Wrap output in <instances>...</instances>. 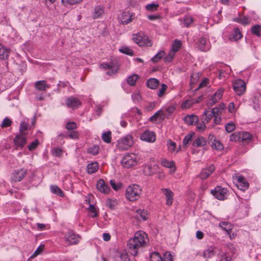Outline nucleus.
I'll return each instance as SVG.
<instances>
[{"mask_svg": "<svg viewBox=\"0 0 261 261\" xmlns=\"http://www.w3.org/2000/svg\"><path fill=\"white\" fill-rule=\"evenodd\" d=\"M148 241L147 234L142 231L135 233L134 238L130 239L127 243L128 250L130 254L136 256L140 248L144 247Z\"/></svg>", "mask_w": 261, "mask_h": 261, "instance_id": "1", "label": "nucleus"}, {"mask_svg": "<svg viewBox=\"0 0 261 261\" xmlns=\"http://www.w3.org/2000/svg\"><path fill=\"white\" fill-rule=\"evenodd\" d=\"M142 189L138 185L129 186L126 189V198L131 201L138 200L141 194Z\"/></svg>", "mask_w": 261, "mask_h": 261, "instance_id": "2", "label": "nucleus"}, {"mask_svg": "<svg viewBox=\"0 0 261 261\" xmlns=\"http://www.w3.org/2000/svg\"><path fill=\"white\" fill-rule=\"evenodd\" d=\"M132 40L140 46L150 47L152 45L151 40L142 32L133 34Z\"/></svg>", "mask_w": 261, "mask_h": 261, "instance_id": "3", "label": "nucleus"}, {"mask_svg": "<svg viewBox=\"0 0 261 261\" xmlns=\"http://www.w3.org/2000/svg\"><path fill=\"white\" fill-rule=\"evenodd\" d=\"M133 144V137L128 135L121 138L117 141V147L120 150H126L131 147Z\"/></svg>", "mask_w": 261, "mask_h": 261, "instance_id": "4", "label": "nucleus"}, {"mask_svg": "<svg viewBox=\"0 0 261 261\" xmlns=\"http://www.w3.org/2000/svg\"><path fill=\"white\" fill-rule=\"evenodd\" d=\"M64 241L70 245L77 244L81 240V237L76 234L73 231L67 232L63 238Z\"/></svg>", "mask_w": 261, "mask_h": 261, "instance_id": "5", "label": "nucleus"}, {"mask_svg": "<svg viewBox=\"0 0 261 261\" xmlns=\"http://www.w3.org/2000/svg\"><path fill=\"white\" fill-rule=\"evenodd\" d=\"M233 89L238 95H242L246 90V83L243 80L237 79L233 83Z\"/></svg>", "mask_w": 261, "mask_h": 261, "instance_id": "6", "label": "nucleus"}, {"mask_svg": "<svg viewBox=\"0 0 261 261\" xmlns=\"http://www.w3.org/2000/svg\"><path fill=\"white\" fill-rule=\"evenodd\" d=\"M211 194L217 199L223 200L226 198L228 191L226 189L220 186L216 187L211 191Z\"/></svg>", "mask_w": 261, "mask_h": 261, "instance_id": "7", "label": "nucleus"}, {"mask_svg": "<svg viewBox=\"0 0 261 261\" xmlns=\"http://www.w3.org/2000/svg\"><path fill=\"white\" fill-rule=\"evenodd\" d=\"M121 165L125 168H128L137 164L136 155L134 154H128L124 156L121 160Z\"/></svg>", "mask_w": 261, "mask_h": 261, "instance_id": "8", "label": "nucleus"}, {"mask_svg": "<svg viewBox=\"0 0 261 261\" xmlns=\"http://www.w3.org/2000/svg\"><path fill=\"white\" fill-rule=\"evenodd\" d=\"M27 170L24 168H20L18 170H15L11 175V180L17 182L21 181L25 176Z\"/></svg>", "mask_w": 261, "mask_h": 261, "instance_id": "9", "label": "nucleus"}, {"mask_svg": "<svg viewBox=\"0 0 261 261\" xmlns=\"http://www.w3.org/2000/svg\"><path fill=\"white\" fill-rule=\"evenodd\" d=\"M100 68L105 70H108L106 74L110 76L116 74L119 69V67L116 65H114L113 63L110 64L107 63L101 64L100 65Z\"/></svg>", "mask_w": 261, "mask_h": 261, "instance_id": "10", "label": "nucleus"}, {"mask_svg": "<svg viewBox=\"0 0 261 261\" xmlns=\"http://www.w3.org/2000/svg\"><path fill=\"white\" fill-rule=\"evenodd\" d=\"M140 138L142 141L153 143L155 141V134L152 131L146 130L141 134Z\"/></svg>", "mask_w": 261, "mask_h": 261, "instance_id": "11", "label": "nucleus"}, {"mask_svg": "<svg viewBox=\"0 0 261 261\" xmlns=\"http://www.w3.org/2000/svg\"><path fill=\"white\" fill-rule=\"evenodd\" d=\"M223 88H219L213 95L212 98L207 102L208 106H213L216 103L218 102L222 98L224 93Z\"/></svg>", "mask_w": 261, "mask_h": 261, "instance_id": "12", "label": "nucleus"}, {"mask_svg": "<svg viewBox=\"0 0 261 261\" xmlns=\"http://www.w3.org/2000/svg\"><path fill=\"white\" fill-rule=\"evenodd\" d=\"M65 104L68 108L74 109H77L81 105L82 103L77 98L74 96H70L66 99Z\"/></svg>", "mask_w": 261, "mask_h": 261, "instance_id": "13", "label": "nucleus"}, {"mask_svg": "<svg viewBox=\"0 0 261 261\" xmlns=\"http://www.w3.org/2000/svg\"><path fill=\"white\" fill-rule=\"evenodd\" d=\"M15 148L22 149L24 145L26 144V138L24 135H17L13 139Z\"/></svg>", "mask_w": 261, "mask_h": 261, "instance_id": "14", "label": "nucleus"}, {"mask_svg": "<svg viewBox=\"0 0 261 261\" xmlns=\"http://www.w3.org/2000/svg\"><path fill=\"white\" fill-rule=\"evenodd\" d=\"M211 43L210 41L204 37H201L199 39L198 43V48L202 51H207L211 48Z\"/></svg>", "mask_w": 261, "mask_h": 261, "instance_id": "15", "label": "nucleus"}, {"mask_svg": "<svg viewBox=\"0 0 261 261\" xmlns=\"http://www.w3.org/2000/svg\"><path fill=\"white\" fill-rule=\"evenodd\" d=\"M161 191L166 196V204L168 206L171 205L173 201V193L167 188H162Z\"/></svg>", "mask_w": 261, "mask_h": 261, "instance_id": "16", "label": "nucleus"}, {"mask_svg": "<svg viewBox=\"0 0 261 261\" xmlns=\"http://www.w3.org/2000/svg\"><path fill=\"white\" fill-rule=\"evenodd\" d=\"M215 170L214 165H211L207 167L202 169L200 173L198 175V177L202 179H204L207 178Z\"/></svg>", "mask_w": 261, "mask_h": 261, "instance_id": "17", "label": "nucleus"}, {"mask_svg": "<svg viewBox=\"0 0 261 261\" xmlns=\"http://www.w3.org/2000/svg\"><path fill=\"white\" fill-rule=\"evenodd\" d=\"M236 185L239 189L243 191L248 189L249 187V183L247 181L246 179L242 176L238 178Z\"/></svg>", "mask_w": 261, "mask_h": 261, "instance_id": "18", "label": "nucleus"}, {"mask_svg": "<svg viewBox=\"0 0 261 261\" xmlns=\"http://www.w3.org/2000/svg\"><path fill=\"white\" fill-rule=\"evenodd\" d=\"M97 190L104 194L108 193L110 191V188L105 184V181L102 179L98 180L96 184Z\"/></svg>", "mask_w": 261, "mask_h": 261, "instance_id": "19", "label": "nucleus"}, {"mask_svg": "<svg viewBox=\"0 0 261 261\" xmlns=\"http://www.w3.org/2000/svg\"><path fill=\"white\" fill-rule=\"evenodd\" d=\"M233 21L243 25H247L251 23V18L245 15H239V17L234 18Z\"/></svg>", "mask_w": 261, "mask_h": 261, "instance_id": "20", "label": "nucleus"}, {"mask_svg": "<svg viewBox=\"0 0 261 261\" xmlns=\"http://www.w3.org/2000/svg\"><path fill=\"white\" fill-rule=\"evenodd\" d=\"M243 35L238 28H234L229 36V40L231 41H237L242 38Z\"/></svg>", "mask_w": 261, "mask_h": 261, "instance_id": "21", "label": "nucleus"}, {"mask_svg": "<svg viewBox=\"0 0 261 261\" xmlns=\"http://www.w3.org/2000/svg\"><path fill=\"white\" fill-rule=\"evenodd\" d=\"M133 15L128 12H123L121 14V21L123 24H127L132 21Z\"/></svg>", "mask_w": 261, "mask_h": 261, "instance_id": "22", "label": "nucleus"}, {"mask_svg": "<svg viewBox=\"0 0 261 261\" xmlns=\"http://www.w3.org/2000/svg\"><path fill=\"white\" fill-rule=\"evenodd\" d=\"M35 87L40 91H44L50 88V86L46 84L45 81H38L35 82Z\"/></svg>", "mask_w": 261, "mask_h": 261, "instance_id": "23", "label": "nucleus"}, {"mask_svg": "<svg viewBox=\"0 0 261 261\" xmlns=\"http://www.w3.org/2000/svg\"><path fill=\"white\" fill-rule=\"evenodd\" d=\"M165 117V115L163 111L160 110L155 113L151 117L149 118V121L152 122H155L158 120H163Z\"/></svg>", "mask_w": 261, "mask_h": 261, "instance_id": "24", "label": "nucleus"}, {"mask_svg": "<svg viewBox=\"0 0 261 261\" xmlns=\"http://www.w3.org/2000/svg\"><path fill=\"white\" fill-rule=\"evenodd\" d=\"M185 122L189 125H192L198 122V117L195 115H191L185 116L184 118Z\"/></svg>", "mask_w": 261, "mask_h": 261, "instance_id": "25", "label": "nucleus"}, {"mask_svg": "<svg viewBox=\"0 0 261 261\" xmlns=\"http://www.w3.org/2000/svg\"><path fill=\"white\" fill-rule=\"evenodd\" d=\"M104 13L103 8L101 6L95 7L92 13V17L94 19H97L100 17Z\"/></svg>", "mask_w": 261, "mask_h": 261, "instance_id": "26", "label": "nucleus"}, {"mask_svg": "<svg viewBox=\"0 0 261 261\" xmlns=\"http://www.w3.org/2000/svg\"><path fill=\"white\" fill-rule=\"evenodd\" d=\"M206 144V139L202 137H198L192 143V145L195 147H202Z\"/></svg>", "mask_w": 261, "mask_h": 261, "instance_id": "27", "label": "nucleus"}, {"mask_svg": "<svg viewBox=\"0 0 261 261\" xmlns=\"http://www.w3.org/2000/svg\"><path fill=\"white\" fill-rule=\"evenodd\" d=\"M159 85V81L155 78H150L146 82V85L148 88L151 89H156Z\"/></svg>", "mask_w": 261, "mask_h": 261, "instance_id": "28", "label": "nucleus"}, {"mask_svg": "<svg viewBox=\"0 0 261 261\" xmlns=\"http://www.w3.org/2000/svg\"><path fill=\"white\" fill-rule=\"evenodd\" d=\"M10 50L5 46L0 47V59L5 60L8 59Z\"/></svg>", "mask_w": 261, "mask_h": 261, "instance_id": "29", "label": "nucleus"}, {"mask_svg": "<svg viewBox=\"0 0 261 261\" xmlns=\"http://www.w3.org/2000/svg\"><path fill=\"white\" fill-rule=\"evenodd\" d=\"M99 168V165L97 162H93L88 165L87 167V172L89 174L96 172Z\"/></svg>", "mask_w": 261, "mask_h": 261, "instance_id": "30", "label": "nucleus"}, {"mask_svg": "<svg viewBox=\"0 0 261 261\" xmlns=\"http://www.w3.org/2000/svg\"><path fill=\"white\" fill-rule=\"evenodd\" d=\"M215 246H209L206 249L203 251V257L205 258H211L214 256L215 253Z\"/></svg>", "mask_w": 261, "mask_h": 261, "instance_id": "31", "label": "nucleus"}, {"mask_svg": "<svg viewBox=\"0 0 261 261\" xmlns=\"http://www.w3.org/2000/svg\"><path fill=\"white\" fill-rule=\"evenodd\" d=\"M214 117L212 112H210L208 110L205 111L202 116V121L204 123H208L211 119Z\"/></svg>", "mask_w": 261, "mask_h": 261, "instance_id": "32", "label": "nucleus"}, {"mask_svg": "<svg viewBox=\"0 0 261 261\" xmlns=\"http://www.w3.org/2000/svg\"><path fill=\"white\" fill-rule=\"evenodd\" d=\"M181 47V42L180 40L175 39L172 43L170 51L175 54Z\"/></svg>", "mask_w": 261, "mask_h": 261, "instance_id": "33", "label": "nucleus"}, {"mask_svg": "<svg viewBox=\"0 0 261 261\" xmlns=\"http://www.w3.org/2000/svg\"><path fill=\"white\" fill-rule=\"evenodd\" d=\"M139 76L138 74H133L129 76L127 79V83L130 86H134L136 85V81L138 80Z\"/></svg>", "mask_w": 261, "mask_h": 261, "instance_id": "34", "label": "nucleus"}, {"mask_svg": "<svg viewBox=\"0 0 261 261\" xmlns=\"http://www.w3.org/2000/svg\"><path fill=\"white\" fill-rule=\"evenodd\" d=\"M219 226L225 230L227 234H229V232L231 231V225L229 222H220Z\"/></svg>", "mask_w": 261, "mask_h": 261, "instance_id": "35", "label": "nucleus"}, {"mask_svg": "<svg viewBox=\"0 0 261 261\" xmlns=\"http://www.w3.org/2000/svg\"><path fill=\"white\" fill-rule=\"evenodd\" d=\"M51 192L57 195L63 197L64 196L63 191L57 186H51L50 188Z\"/></svg>", "mask_w": 261, "mask_h": 261, "instance_id": "36", "label": "nucleus"}, {"mask_svg": "<svg viewBox=\"0 0 261 261\" xmlns=\"http://www.w3.org/2000/svg\"><path fill=\"white\" fill-rule=\"evenodd\" d=\"M220 107H221V108L216 107L214 109L209 110V111H210V112H212L214 116H221L222 110H223L224 109L225 106L223 103L220 105Z\"/></svg>", "mask_w": 261, "mask_h": 261, "instance_id": "37", "label": "nucleus"}, {"mask_svg": "<svg viewBox=\"0 0 261 261\" xmlns=\"http://www.w3.org/2000/svg\"><path fill=\"white\" fill-rule=\"evenodd\" d=\"M211 146L213 149L218 150H221L223 148V144L219 141L216 140V139H214V141L212 142Z\"/></svg>", "mask_w": 261, "mask_h": 261, "instance_id": "38", "label": "nucleus"}, {"mask_svg": "<svg viewBox=\"0 0 261 261\" xmlns=\"http://www.w3.org/2000/svg\"><path fill=\"white\" fill-rule=\"evenodd\" d=\"M252 34L260 37L261 36V26L259 24H256L251 28Z\"/></svg>", "mask_w": 261, "mask_h": 261, "instance_id": "39", "label": "nucleus"}, {"mask_svg": "<svg viewBox=\"0 0 261 261\" xmlns=\"http://www.w3.org/2000/svg\"><path fill=\"white\" fill-rule=\"evenodd\" d=\"M150 261H163V258L158 252H153L150 254Z\"/></svg>", "mask_w": 261, "mask_h": 261, "instance_id": "40", "label": "nucleus"}, {"mask_svg": "<svg viewBox=\"0 0 261 261\" xmlns=\"http://www.w3.org/2000/svg\"><path fill=\"white\" fill-rule=\"evenodd\" d=\"M99 147L97 145H93L89 147L87 149V153L91 154L93 155H96L98 154Z\"/></svg>", "mask_w": 261, "mask_h": 261, "instance_id": "41", "label": "nucleus"}, {"mask_svg": "<svg viewBox=\"0 0 261 261\" xmlns=\"http://www.w3.org/2000/svg\"><path fill=\"white\" fill-rule=\"evenodd\" d=\"M117 204V201L114 199H108L106 201V205L112 210L115 209Z\"/></svg>", "mask_w": 261, "mask_h": 261, "instance_id": "42", "label": "nucleus"}, {"mask_svg": "<svg viewBox=\"0 0 261 261\" xmlns=\"http://www.w3.org/2000/svg\"><path fill=\"white\" fill-rule=\"evenodd\" d=\"M102 140L107 143H110L111 142V132L107 131L103 133L101 136Z\"/></svg>", "mask_w": 261, "mask_h": 261, "instance_id": "43", "label": "nucleus"}, {"mask_svg": "<svg viewBox=\"0 0 261 261\" xmlns=\"http://www.w3.org/2000/svg\"><path fill=\"white\" fill-rule=\"evenodd\" d=\"M218 256L221 258L219 261H231V257L226 253L222 251H220V253L218 254Z\"/></svg>", "mask_w": 261, "mask_h": 261, "instance_id": "44", "label": "nucleus"}, {"mask_svg": "<svg viewBox=\"0 0 261 261\" xmlns=\"http://www.w3.org/2000/svg\"><path fill=\"white\" fill-rule=\"evenodd\" d=\"M164 56H165V52L164 51H160L158 54H156L153 57H152L151 60L153 63H157Z\"/></svg>", "mask_w": 261, "mask_h": 261, "instance_id": "45", "label": "nucleus"}, {"mask_svg": "<svg viewBox=\"0 0 261 261\" xmlns=\"http://www.w3.org/2000/svg\"><path fill=\"white\" fill-rule=\"evenodd\" d=\"M119 50L121 53L129 56H133L134 54V51L128 47H122Z\"/></svg>", "mask_w": 261, "mask_h": 261, "instance_id": "46", "label": "nucleus"}, {"mask_svg": "<svg viewBox=\"0 0 261 261\" xmlns=\"http://www.w3.org/2000/svg\"><path fill=\"white\" fill-rule=\"evenodd\" d=\"M194 104V102L193 101V99L187 100L181 104V108L182 109H189L190 107H191Z\"/></svg>", "mask_w": 261, "mask_h": 261, "instance_id": "47", "label": "nucleus"}, {"mask_svg": "<svg viewBox=\"0 0 261 261\" xmlns=\"http://www.w3.org/2000/svg\"><path fill=\"white\" fill-rule=\"evenodd\" d=\"M241 141H246L250 140L251 138V135L248 132H241Z\"/></svg>", "mask_w": 261, "mask_h": 261, "instance_id": "48", "label": "nucleus"}, {"mask_svg": "<svg viewBox=\"0 0 261 261\" xmlns=\"http://www.w3.org/2000/svg\"><path fill=\"white\" fill-rule=\"evenodd\" d=\"M194 134V133L188 134L185 137L182 142L184 147H186L189 143L192 141Z\"/></svg>", "mask_w": 261, "mask_h": 261, "instance_id": "49", "label": "nucleus"}, {"mask_svg": "<svg viewBox=\"0 0 261 261\" xmlns=\"http://www.w3.org/2000/svg\"><path fill=\"white\" fill-rule=\"evenodd\" d=\"M51 153L54 156L61 157L63 154V150L60 148L54 147L51 150Z\"/></svg>", "mask_w": 261, "mask_h": 261, "instance_id": "50", "label": "nucleus"}, {"mask_svg": "<svg viewBox=\"0 0 261 261\" xmlns=\"http://www.w3.org/2000/svg\"><path fill=\"white\" fill-rule=\"evenodd\" d=\"M241 132L234 133L230 135V140L231 141H241Z\"/></svg>", "mask_w": 261, "mask_h": 261, "instance_id": "51", "label": "nucleus"}, {"mask_svg": "<svg viewBox=\"0 0 261 261\" xmlns=\"http://www.w3.org/2000/svg\"><path fill=\"white\" fill-rule=\"evenodd\" d=\"M193 21L192 16L189 15L185 16L184 18V24L185 27H188Z\"/></svg>", "mask_w": 261, "mask_h": 261, "instance_id": "52", "label": "nucleus"}, {"mask_svg": "<svg viewBox=\"0 0 261 261\" xmlns=\"http://www.w3.org/2000/svg\"><path fill=\"white\" fill-rule=\"evenodd\" d=\"M12 121L10 120V119L6 117L3 120L1 127L2 128H5L10 126L12 124Z\"/></svg>", "mask_w": 261, "mask_h": 261, "instance_id": "53", "label": "nucleus"}, {"mask_svg": "<svg viewBox=\"0 0 261 261\" xmlns=\"http://www.w3.org/2000/svg\"><path fill=\"white\" fill-rule=\"evenodd\" d=\"M161 164L163 166L171 168L174 166V163L173 161H168L166 159H164L161 162Z\"/></svg>", "mask_w": 261, "mask_h": 261, "instance_id": "54", "label": "nucleus"}, {"mask_svg": "<svg viewBox=\"0 0 261 261\" xmlns=\"http://www.w3.org/2000/svg\"><path fill=\"white\" fill-rule=\"evenodd\" d=\"M28 128V124L25 121L21 122L20 125L19 131L21 135H25L24 133V131L27 130Z\"/></svg>", "mask_w": 261, "mask_h": 261, "instance_id": "55", "label": "nucleus"}, {"mask_svg": "<svg viewBox=\"0 0 261 261\" xmlns=\"http://www.w3.org/2000/svg\"><path fill=\"white\" fill-rule=\"evenodd\" d=\"M167 145L170 151L174 152L175 150L176 143L175 142L169 140L167 141Z\"/></svg>", "mask_w": 261, "mask_h": 261, "instance_id": "56", "label": "nucleus"}, {"mask_svg": "<svg viewBox=\"0 0 261 261\" xmlns=\"http://www.w3.org/2000/svg\"><path fill=\"white\" fill-rule=\"evenodd\" d=\"M77 127L76 123L74 121L68 122L66 125V128L68 130H73Z\"/></svg>", "mask_w": 261, "mask_h": 261, "instance_id": "57", "label": "nucleus"}, {"mask_svg": "<svg viewBox=\"0 0 261 261\" xmlns=\"http://www.w3.org/2000/svg\"><path fill=\"white\" fill-rule=\"evenodd\" d=\"M159 7L158 4H155L154 3L150 4L146 6V9L147 10L149 11H154L157 10V8Z\"/></svg>", "mask_w": 261, "mask_h": 261, "instance_id": "58", "label": "nucleus"}, {"mask_svg": "<svg viewBox=\"0 0 261 261\" xmlns=\"http://www.w3.org/2000/svg\"><path fill=\"white\" fill-rule=\"evenodd\" d=\"M225 130L228 133H231L236 128L235 125L233 123H228L225 125Z\"/></svg>", "mask_w": 261, "mask_h": 261, "instance_id": "59", "label": "nucleus"}, {"mask_svg": "<svg viewBox=\"0 0 261 261\" xmlns=\"http://www.w3.org/2000/svg\"><path fill=\"white\" fill-rule=\"evenodd\" d=\"M175 56V54L173 52L169 51L168 54L164 58V61L165 62H171L172 59H173L174 57Z\"/></svg>", "mask_w": 261, "mask_h": 261, "instance_id": "60", "label": "nucleus"}, {"mask_svg": "<svg viewBox=\"0 0 261 261\" xmlns=\"http://www.w3.org/2000/svg\"><path fill=\"white\" fill-rule=\"evenodd\" d=\"M163 261H174L173 259L172 256L169 251L165 252L164 254V258H163Z\"/></svg>", "mask_w": 261, "mask_h": 261, "instance_id": "61", "label": "nucleus"}, {"mask_svg": "<svg viewBox=\"0 0 261 261\" xmlns=\"http://www.w3.org/2000/svg\"><path fill=\"white\" fill-rule=\"evenodd\" d=\"M39 141L38 140H36L32 142L29 146H28V149L30 151L33 150L35 149L37 146L38 145Z\"/></svg>", "mask_w": 261, "mask_h": 261, "instance_id": "62", "label": "nucleus"}, {"mask_svg": "<svg viewBox=\"0 0 261 261\" xmlns=\"http://www.w3.org/2000/svg\"><path fill=\"white\" fill-rule=\"evenodd\" d=\"M167 88V86L165 84H162L161 85V89H160V90L159 91V92L158 94V96L159 97H162L163 95V94H164Z\"/></svg>", "mask_w": 261, "mask_h": 261, "instance_id": "63", "label": "nucleus"}, {"mask_svg": "<svg viewBox=\"0 0 261 261\" xmlns=\"http://www.w3.org/2000/svg\"><path fill=\"white\" fill-rule=\"evenodd\" d=\"M68 136L72 139H76L79 138V133L77 131L72 130L68 135Z\"/></svg>", "mask_w": 261, "mask_h": 261, "instance_id": "64", "label": "nucleus"}]
</instances>
